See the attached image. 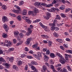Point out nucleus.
<instances>
[{"mask_svg":"<svg viewBox=\"0 0 72 72\" xmlns=\"http://www.w3.org/2000/svg\"><path fill=\"white\" fill-rule=\"evenodd\" d=\"M13 42L14 44H16L17 42V40L15 39H14L13 40Z\"/></svg>","mask_w":72,"mask_h":72,"instance_id":"41","label":"nucleus"},{"mask_svg":"<svg viewBox=\"0 0 72 72\" xmlns=\"http://www.w3.org/2000/svg\"><path fill=\"white\" fill-rule=\"evenodd\" d=\"M60 15L63 18H65V17H66V15L64 14L61 13L60 14Z\"/></svg>","mask_w":72,"mask_h":72,"instance_id":"32","label":"nucleus"},{"mask_svg":"<svg viewBox=\"0 0 72 72\" xmlns=\"http://www.w3.org/2000/svg\"><path fill=\"white\" fill-rule=\"evenodd\" d=\"M60 48L62 50H64V49H65V48L64 47H63V46H60Z\"/></svg>","mask_w":72,"mask_h":72,"instance_id":"51","label":"nucleus"},{"mask_svg":"<svg viewBox=\"0 0 72 72\" xmlns=\"http://www.w3.org/2000/svg\"><path fill=\"white\" fill-rule=\"evenodd\" d=\"M50 64H54V61L52 60H51L50 61Z\"/></svg>","mask_w":72,"mask_h":72,"instance_id":"59","label":"nucleus"},{"mask_svg":"<svg viewBox=\"0 0 72 72\" xmlns=\"http://www.w3.org/2000/svg\"><path fill=\"white\" fill-rule=\"evenodd\" d=\"M41 3H40L39 2H36V5L37 8H40L42 7V6H41Z\"/></svg>","mask_w":72,"mask_h":72,"instance_id":"16","label":"nucleus"},{"mask_svg":"<svg viewBox=\"0 0 72 72\" xmlns=\"http://www.w3.org/2000/svg\"><path fill=\"white\" fill-rule=\"evenodd\" d=\"M60 19V16L59 15H56V19H55L57 20V19Z\"/></svg>","mask_w":72,"mask_h":72,"instance_id":"49","label":"nucleus"},{"mask_svg":"<svg viewBox=\"0 0 72 72\" xmlns=\"http://www.w3.org/2000/svg\"><path fill=\"white\" fill-rule=\"evenodd\" d=\"M46 6L48 8H50V6H53V4H46L45 3H41V6Z\"/></svg>","mask_w":72,"mask_h":72,"instance_id":"4","label":"nucleus"},{"mask_svg":"<svg viewBox=\"0 0 72 72\" xmlns=\"http://www.w3.org/2000/svg\"><path fill=\"white\" fill-rule=\"evenodd\" d=\"M22 13L23 15H26L27 14V10L25 9L23 10L22 11Z\"/></svg>","mask_w":72,"mask_h":72,"instance_id":"19","label":"nucleus"},{"mask_svg":"<svg viewBox=\"0 0 72 72\" xmlns=\"http://www.w3.org/2000/svg\"><path fill=\"white\" fill-rule=\"evenodd\" d=\"M41 36L45 39H48V36L47 35H41Z\"/></svg>","mask_w":72,"mask_h":72,"instance_id":"29","label":"nucleus"},{"mask_svg":"<svg viewBox=\"0 0 72 72\" xmlns=\"http://www.w3.org/2000/svg\"><path fill=\"white\" fill-rule=\"evenodd\" d=\"M14 50V48H10L8 49V51H12Z\"/></svg>","mask_w":72,"mask_h":72,"instance_id":"36","label":"nucleus"},{"mask_svg":"<svg viewBox=\"0 0 72 72\" xmlns=\"http://www.w3.org/2000/svg\"><path fill=\"white\" fill-rule=\"evenodd\" d=\"M63 24H64V23H63L62 24L60 23L59 24H57V26H58V27H60V26H62V25H63Z\"/></svg>","mask_w":72,"mask_h":72,"instance_id":"46","label":"nucleus"},{"mask_svg":"<svg viewBox=\"0 0 72 72\" xmlns=\"http://www.w3.org/2000/svg\"><path fill=\"white\" fill-rule=\"evenodd\" d=\"M55 7H58L59 6V3H56L55 5Z\"/></svg>","mask_w":72,"mask_h":72,"instance_id":"57","label":"nucleus"},{"mask_svg":"<svg viewBox=\"0 0 72 72\" xmlns=\"http://www.w3.org/2000/svg\"><path fill=\"white\" fill-rule=\"evenodd\" d=\"M2 6V8L3 9H6V5H3Z\"/></svg>","mask_w":72,"mask_h":72,"instance_id":"33","label":"nucleus"},{"mask_svg":"<svg viewBox=\"0 0 72 72\" xmlns=\"http://www.w3.org/2000/svg\"><path fill=\"white\" fill-rule=\"evenodd\" d=\"M28 32L26 33V35L27 36H30L32 32V30L30 28H28Z\"/></svg>","mask_w":72,"mask_h":72,"instance_id":"11","label":"nucleus"},{"mask_svg":"<svg viewBox=\"0 0 72 72\" xmlns=\"http://www.w3.org/2000/svg\"><path fill=\"white\" fill-rule=\"evenodd\" d=\"M22 43H23V42L22 41L20 42L19 43H17V44L16 45L17 46H19V45H22Z\"/></svg>","mask_w":72,"mask_h":72,"instance_id":"31","label":"nucleus"},{"mask_svg":"<svg viewBox=\"0 0 72 72\" xmlns=\"http://www.w3.org/2000/svg\"><path fill=\"white\" fill-rule=\"evenodd\" d=\"M51 30L52 31H58L59 30V28L57 27H55L54 26L53 27H51Z\"/></svg>","mask_w":72,"mask_h":72,"instance_id":"13","label":"nucleus"},{"mask_svg":"<svg viewBox=\"0 0 72 72\" xmlns=\"http://www.w3.org/2000/svg\"><path fill=\"white\" fill-rule=\"evenodd\" d=\"M32 40V39L31 38H29L25 42V44L26 45H28V44H30V41Z\"/></svg>","mask_w":72,"mask_h":72,"instance_id":"12","label":"nucleus"},{"mask_svg":"<svg viewBox=\"0 0 72 72\" xmlns=\"http://www.w3.org/2000/svg\"><path fill=\"white\" fill-rule=\"evenodd\" d=\"M63 72H67V69L65 68H63Z\"/></svg>","mask_w":72,"mask_h":72,"instance_id":"54","label":"nucleus"},{"mask_svg":"<svg viewBox=\"0 0 72 72\" xmlns=\"http://www.w3.org/2000/svg\"><path fill=\"white\" fill-rule=\"evenodd\" d=\"M9 46H11L12 45V43L11 42H9L8 43Z\"/></svg>","mask_w":72,"mask_h":72,"instance_id":"55","label":"nucleus"},{"mask_svg":"<svg viewBox=\"0 0 72 72\" xmlns=\"http://www.w3.org/2000/svg\"><path fill=\"white\" fill-rule=\"evenodd\" d=\"M24 3V2L23 1H20L19 4V6H21V5H22L23 3Z\"/></svg>","mask_w":72,"mask_h":72,"instance_id":"27","label":"nucleus"},{"mask_svg":"<svg viewBox=\"0 0 72 72\" xmlns=\"http://www.w3.org/2000/svg\"><path fill=\"white\" fill-rule=\"evenodd\" d=\"M35 9H34V12L32 11H29L28 12V14L29 15H31L32 16H35L36 15V8H35Z\"/></svg>","mask_w":72,"mask_h":72,"instance_id":"3","label":"nucleus"},{"mask_svg":"<svg viewBox=\"0 0 72 72\" xmlns=\"http://www.w3.org/2000/svg\"><path fill=\"white\" fill-rule=\"evenodd\" d=\"M51 10L52 12H55V10H56V9L55 8H51Z\"/></svg>","mask_w":72,"mask_h":72,"instance_id":"50","label":"nucleus"},{"mask_svg":"<svg viewBox=\"0 0 72 72\" xmlns=\"http://www.w3.org/2000/svg\"><path fill=\"white\" fill-rule=\"evenodd\" d=\"M14 33L15 35H18V32L15 31L14 32Z\"/></svg>","mask_w":72,"mask_h":72,"instance_id":"47","label":"nucleus"},{"mask_svg":"<svg viewBox=\"0 0 72 72\" xmlns=\"http://www.w3.org/2000/svg\"><path fill=\"white\" fill-rule=\"evenodd\" d=\"M42 70L41 71L42 72H45L47 70L48 68L46 66L44 65L42 66Z\"/></svg>","mask_w":72,"mask_h":72,"instance_id":"9","label":"nucleus"},{"mask_svg":"<svg viewBox=\"0 0 72 72\" xmlns=\"http://www.w3.org/2000/svg\"><path fill=\"white\" fill-rule=\"evenodd\" d=\"M18 66H21V64H22V61H19L18 62Z\"/></svg>","mask_w":72,"mask_h":72,"instance_id":"42","label":"nucleus"},{"mask_svg":"<svg viewBox=\"0 0 72 72\" xmlns=\"http://www.w3.org/2000/svg\"><path fill=\"white\" fill-rule=\"evenodd\" d=\"M2 44H3V45H4V46H9L8 43H7V44H6V43H3L2 42Z\"/></svg>","mask_w":72,"mask_h":72,"instance_id":"38","label":"nucleus"},{"mask_svg":"<svg viewBox=\"0 0 72 72\" xmlns=\"http://www.w3.org/2000/svg\"><path fill=\"white\" fill-rule=\"evenodd\" d=\"M26 57L28 59H33V57L31 55H28Z\"/></svg>","mask_w":72,"mask_h":72,"instance_id":"28","label":"nucleus"},{"mask_svg":"<svg viewBox=\"0 0 72 72\" xmlns=\"http://www.w3.org/2000/svg\"><path fill=\"white\" fill-rule=\"evenodd\" d=\"M31 68L32 69V70H33L34 71V70H35V69H36L35 67H34L33 65H32L31 66Z\"/></svg>","mask_w":72,"mask_h":72,"instance_id":"40","label":"nucleus"},{"mask_svg":"<svg viewBox=\"0 0 72 72\" xmlns=\"http://www.w3.org/2000/svg\"><path fill=\"white\" fill-rule=\"evenodd\" d=\"M60 9L61 10H64V7L63 6H62L60 7Z\"/></svg>","mask_w":72,"mask_h":72,"instance_id":"52","label":"nucleus"},{"mask_svg":"<svg viewBox=\"0 0 72 72\" xmlns=\"http://www.w3.org/2000/svg\"><path fill=\"white\" fill-rule=\"evenodd\" d=\"M13 68L14 69H15V70H17L18 69V67L17 66H16L13 65Z\"/></svg>","mask_w":72,"mask_h":72,"instance_id":"39","label":"nucleus"},{"mask_svg":"<svg viewBox=\"0 0 72 72\" xmlns=\"http://www.w3.org/2000/svg\"><path fill=\"white\" fill-rule=\"evenodd\" d=\"M53 43L51 41H49L48 42V45L49 47H51L52 46Z\"/></svg>","mask_w":72,"mask_h":72,"instance_id":"18","label":"nucleus"},{"mask_svg":"<svg viewBox=\"0 0 72 72\" xmlns=\"http://www.w3.org/2000/svg\"><path fill=\"white\" fill-rule=\"evenodd\" d=\"M50 56V57L52 58H54L55 57V56L54 54L53 53H51Z\"/></svg>","mask_w":72,"mask_h":72,"instance_id":"20","label":"nucleus"},{"mask_svg":"<svg viewBox=\"0 0 72 72\" xmlns=\"http://www.w3.org/2000/svg\"><path fill=\"white\" fill-rule=\"evenodd\" d=\"M45 65H46V66H47L48 67H49L50 66V65H49V64L47 62L45 63Z\"/></svg>","mask_w":72,"mask_h":72,"instance_id":"61","label":"nucleus"},{"mask_svg":"<svg viewBox=\"0 0 72 72\" xmlns=\"http://www.w3.org/2000/svg\"><path fill=\"white\" fill-rule=\"evenodd\" d=\"M50 50H48L46 51V53H43V55L45 58L44 60L45 62H48L49 60V58L48 57V56H46L47 55H50Z\"/></svg>","mask_w":72,"mask_h":72,"instance_id":"2","label":"nucleus"},{"mask_svg":"<svg viewBox=\"0 0 72 72\" xmlns=\"http://www.w3.org/2000/svg\"><path fill=\"white\" fill-rule=\"evenodd\" d=\"M23 18H24V19H25V21L27 22L29 24H30V23H31V21L29 19H28L27 18V17L26 16H23Z\"/></svg>","mask_w":72,"mask_h":72,"instance_id":"7","label":"nucleus"},{"mask_svg":"<svg viewBox=\"0 0 72 72\" xmlns=\"http://www.w3.org/2000/svg\"><path fill=\"white\" fill-rule=\"evenodd\" d=\"M59 61L62 64H64L65 63V60L64 57H62V58H60Z\"/></svg>","mask_w":72,"mask_h":72,"instance_id":"10","label":"nucleus"},{"mask_svg":"<svg viewBox=\"0 0 72 72\" xmlns=\"http://www.w3.org/2000/svg\"><path fill=\"white\" fill-rule=\"evenodd\" d=\"M2 21L3 22H7L8 21V19L6 16H3L2 18Z\"/></svg>","mask_w":72,"mask_h":72,"instance_id":"15","label":"nucleus"},{"mask_svg":"<svg viewBox=\"0 0 72 72\" xmlns=\"http://www.w3.org/2000/svg\"><path fill=\"white\" fill-rule=\"evenodd\" d=\"M65 58L66 59V60H68V56H67V54H65Z\"/></svg>","mask_w":72,"mask_h":72,"instance_id":"45","label":"nucleus"},{"mask_svg":"<svg viewBox=\"0 0 72 72\" xmlns=\"http://www.w3.org/2000/svg\"><path fill=\"white\" fill-rule=\"evenodd\" d=\"M71 8H67L65 10V12H66V13H67V12H69V10H71Z\"/></svg>","mask_w":72,"mask_h":72,"instance_id":"44","label":"nucleus"},{"mask_svg":"<svg viewBox=\"0 0 72 72\" xmlns=\"http://www.w3.org/2000/svg\"><path fill=\"white\" fill-rule=\"evenodd\" d=\"M3 27L5 29L6 31H8L9 30V27L6 24H4L3 25Z\"/></svg>","mask_w":72,"mask_h":72,"instance_id":"8","label":"nucleus"},{"mask_svg":"<svg viewBox=\"0 0 72 72\" xmlns=\"http://www.w3.org/2000/svg\"><path fill=\"white\" fill-rule=\"evenodd\" d=\"M9 60L10 62H13L14 60V58L13 57H11L9 58Z\"/></svg>","mask_w":72,"mask_h":72,"instance_id":"37","label":"nucleus"},{"mask_svg":"<svg viewBox=\"0 0 72 72\" xmlns=\"http://www.w3.org/2000/svg\"><path fill=\"white\" fill-rule=\"evenodd\" d=\"M67 68L68 71H72V70L71 69V68L70 66H67Z\"/></svg>","mask_w":72,"mask_h":72,"instance_id":"26","label":"nucleus"},{"mask_svg":"<svg viewBox=\"0 0 72 72\" xmlns=\"http://www.w3.org/2000/svg\"><path fill=\"white\" fill-rule=\"evenodd\" d=\"M28 69V66L26 65L25 67V70L27 71Z\"/></svg>","mask_w":72,"mask_h":72,"instance_id":"64","label":"nucleus"},{"mask_svg":"<svg viewBox=\"0 0 72 72\" xmlns=\"http://www.w3.org/2000/svg\"><path fill=\"white\" fill-rule=\"evenodd\" d=\"M47 17H46V19H49V18H50V17L51 16V14L47 12L46 13Z\"/></svg>","mask_w":72,"mask_h":72,"instance_id":"17","label":"nucleus"},{"mask_svg":"<svg viewBox=\"0 0 72 72\" xmlns=\"http://www.w3.org/2000/svg\"><path fill=\"white\" fill-rule=\"evenodd\" d=\"M26 57V55H25V54H22L21 55V58H24Z\"/></svg>","mask_w":72,"mask_h":72,"instance_id":"60","label":"nucleus"},{"mask_svg":"<svg viewBox=\"0 0 72 72\" xmlns=\"http://www.w3.org/2000/svg\"><path fill=\"white\" fill-rule=\"evenodd\" d=\"M66 40L67 41H69V42L71 41V40L69 38L66 39Z\"/></svg>","mask_w":72,"mask_h":72,"instance_id":"63","label":"nucleus"},{"mask_svg":"<svg viewBox=\"0 0 72 72\" xmlns=\"http://www.w3.org/2000/svg\"><path fill=\"white\" fill-rule=\"evenodd\" d=\"M5 61V60H4V59L3 58H0V62H4Z\"/></svg>","mask_w":72,"mask_h":72,"instance_id":"30","label":"nucleus"},{"mask_svg":"<svg viewBox=\"0 0 72 72\" xmlns=\"http://www.w3.org/2000/svg\"><path fill=\"white\" fill-rule=\"evenodd\" d=\"M39 24L42 28H44V30L46 31H48V28H47V26H45V25H43L42 23H41V22L39 23Z\"/></svg>","mask_w":72,"mask_h":72,"instance_id":"6","label":"nucleus"},{"mask_svg":"<svg viewBox=\"0 0 72 72\" xmlns=\"http://www.w3.org/2000/svg\"><path fill=\"white\" fill-rule=\"evenodd\" d=\"M5 65L6 66V68H7V69H8L10 67V65H9V63H6L5 64Z\"/></svg>","mask_w":72,"mask_h":72,"instance_id":"22","label":"nucleus"},{"mask_svg":"<svg viewBox=\"0 0 72 72\" xmlns=\"http://www.w3.org/2000/svg\"><path fill=\"white\" fill-rule=\"evenodd\" d=\"M61 0L62 3L63 4H66V1H65V0Z\"/></svg>","mask_w":72,"mask_h":72,"instance_id":"62","label":"nucleus"},{"mask_svg":"<svg viewBox=\"0 0 72 72\" xmlns=\"http://www.w3.org/2000/svg\"><path fill=\"white\" fill-rule=\"evenodd\" d=\"M8 36V35L5 33H3L2 35V37L4 38H6Z\"/></svg>","mask_w":72,"mask_h":72,"instance_id":"23","label":"nucleus"},{"mask_svg":"<svg viewBox=\"0 0 72 72\" xmlns=\"http://www.w3.org/2000/svg\"><path fill=\"white\" fill-rule=\"evenodd\" d=\"M56 41H58L59 42L62 43L63 42V40L62 39H57L56 40Z\"/></svg>","mask_w":72,"mask_h":72,"instance_id":"21","label":"nucleus"},{"mask_svg":"<svg viewBox=\"0 0 72 72\" xmlns=\"http://www.w3.org/2000/svg\"><path fill=\"white\" fill-rule=\"evenodd\" d=\"M57 23V20L56 19H55L53 22V23H50L49 24V25L50 26H52V27H54L55 26L56 24Z\"/></svg>","mask_w":72,"mask_h":72,"instance_id":"5","label":"nucleus"},{"mask_svg":"<svg viewBox=\"0 0 72 72\" xmlns=\"http://www.w3.org/2000/svg\"><path fill=\"white\" fill-rule=\"evenodd\" d=\"M53 35L55 37H58V36H59V35L58 34V33H57L56 32H55L53 33Z\"/></svg>","mask_w":72,"mask_h":72,"instance_id":"25","label":"nucleus"},{"mask_svg":"<svg viewBox=\"0 0 72 72\" xmlns=\"http://www.w3.org/2000/svg\"><path fill=\"white\" fill-rule=\"evenodd\" d=\"M57 3V0H54L52 3V4H55Z\"/></svg>","mask_w":72,"mask_h":72,"instance_id":"56","label":"nucleus"},{"mask_svg":"<svg viewBox=\"0 0 72 72\" xmlns=\"http://www.w3.org/2000/svg\"><path fill=\"white\" fill-rule=\"evenodd\" d=\"M37 55L38 57H40V58L42 57V55L40 52H37Z\"/></svg>","mask_w":72,"mask_h":72,"instance_id":"24","label":"nucleus"},{"mask_svg":"<svg viewBox=\"0 0 72 72\" xmlns=\"http://www.w3.org/2000/svg\"><path fill=\"white\" fill-rule=\"evenodd\" d=\"M50 67L53 69V70H54L55 69V68H54V67L53 65H51Z\"/></svg>","mask_w":72,"mask_h":72,"instance_id":"48","label":"nucleus"},{"mask_svg":"<svg viewBox=\"0 0 72 72\" xmlns=\"http://www.w3.org/2000/svg\"><path fill=\"white\" fill-rule=\"evenodd\" d=\"M56 55L58 57V58H60V59H61V58H62L63 57L62 56V55L60 53H58V52H56Z\"/></svg>","mask_w":72,"mask_h":72,"instance_id":"14","label":"nucleus"},{"mask_svg":"<svg viewBox=\"0 0 72 72\" xmlns=\"http://www.w3.org/2000/svg\"><path fill=\"white\" fill-rule=\"evenodd\" d=\"M67 52H68V53H69L72 54V50H68L67 51Z\"/></svg>","mask_w":72,"mask_h":72,"instance_id":"58","label":"nucleus"},{"mask_svg":"<svg viewBox=\"0 0 72 72\" xmlns=\"http://www.w3.org/2000/svg\"><path fill=\"white\" fill-rule=\"evenodd\" d=\"M57 70L58 72H61L62 71V70L60 68H57Z\"/></svg>","mask_w":72,"mask_h":72,"instance_id":"35","label":"nucleus"},{"mask_svg":"<svg viewBox=\"0 0 72 72\" xmlns=\"http://www.w3.org/2000/svg\"><path fill=\"white\" fill-rule=\"evenodd\" d=\"M17 19L18 21H20L21 20V15H19L17 17Z\"/></svg>","mask_w":72,"mask_h":72,"instance_id":"34","label":"nucleus"},{"mask_svg":"<svg viewBox=\"0 0 72 72\" xmlns=\"http://www.w3.org/2000/svg\"><path fill=\"white\" fill-rule=\"evenodd\" d=\"M24 50L26 51H29V49L27 47H25L24 48Z\"/></svg>","mask_w":72,"mask_h":72,"instance_id":"53","label":"nucleus"},{"mask_svg":"<svg viewBox=\"0 0 72 72\" xmlns=\"http://www.w3.org/2000/svg\"><path fill=\"white\" fill-rule=\"evenodd\" d=\"M14 7H16L15 8L17 10H13L12 12L14 13H16V14H20L22 12V10L20 8L19 6H16V5H14Z\"/></svg>","mask_w":72,"mask_h":72,"instance_id":"1","label":"nucleus"},{"mask_svg":"<svg viewBox=\"0 0 72 72\" xmlns=\"http://www.w3.org/2000/svg\"><path fill=\"white\" fill-rule=\"evenodd\" d=\"M31 63L32 64H33V65H36V62L35 61H32Z\"/></svg>","mask_w":72,"mask_h":72,"instance_id":"43","label":"nucleus"}]
</instances>
